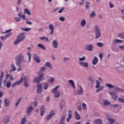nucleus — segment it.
<instances>
[{
	"label": "nucleus",
	"mask_w": 124,
	"mask_h": 124,
	"mask_svg": "<svg viewBox=\"0 0 124 124\" xmlns=\"http://www.w3.org/2000/svg\"><path fill=\"white\" fill-rule=\"evenodd\" d=\"M38 47L39 48H41V49H43V50H44V51H46V47H45V46H44L43 45L41 44H38Z\"/></svg>",
	"instance_id": "2f4dec72"
},
{
	"label": "nucleus",
	"mask_w": 124,
	"mask_h": 124,
	"mask_svg": "<svg viewBox=\"0 0 124 124\" xmlns=\"http://www.w3.org/2000/svg\"><path fill=\"white\" fill-rule=\"evenodd\" d=\"M59 88H60V85L57 86L52 90L51 92V93H53L54 97H56V98H58V97H60V95H61V93L60 91H57Z\"/></svg>",
	"instance_id": "423d86ee"
},
{
	"label": "nucleus",
	"mask_w": 124,
	"mask_h": 124,
	"mask_svg": "<svg viewBox=\"0 0 124 124\" xmlns=\"http://www.w3.org/2000/svg\"><path fill=\"white\" fill-rule=\"evenodd\" d=\"M95 124H102V121L101 119H97L95 121Z\"/></svg>",
	"instance_id": "4c0bfd02"
},
{
	"label": "nucleus",
	"mask_w": 124,
	"mask_h": 124,
	"mask_svg": "<svg viewBox=\"0 0 124 124\" xmlns=\"http://www.w3.org/2000/svg\"><path fill=\"white\" fill-rule=\"evenodd\" d=\"M96 46H98V47H100V48H101L102 47H103V43H97L96 44Z\"/></svg>",
	"instance_id": "a18cd8bd"
},
{
	"label": "nucleus",
	"mask_w": 124,
	"mask_h": 124,
	"mask_svg": "<svg viewBox=\"0 0 124 124\" xmlns=\"http://www.w3.org/2000/svg\"><path fill=\"white\" fill-rule=\"evenodd\" d=\"M75 117L76 120H78V121L81 120V116H80V114H79L78 112H77L76 110L75 111Z\"/></svg>",
	"instance_id": "4be33fe9"
},
{
	"label": "nucleus",
	"mask_w": 124,
	"mask_h": 124,
	"mask_svg": "<svg viewBox=\"0 0 124 124\" xmlns=\"http://www.w3.org/2000/svg\"><path fill=\"white\" fill-rule=\"evenodd\" d=\"M9 77L10 81H13V80H14V78H13V76L12 75H11L9 74H7L5 79L3 80L4 85H5V84L7 82V79H8Z\"/></svg>",
	"instance_id": "6e6552de"
},
{
	"label": "nucleus",
	"mask_w": 124,
	"mask_h": 124,
	"mask_svg": "<svg viewBox=\"0 0 124 124\" xmlns=\"http://www.w3.org/2000/svg\"><path fill=\"white\" fill-rule=\"evenodd\" d=\"M10 121V117L8 116H5L3 118L4 124H8Z\"/></svg>",
	"instance_id": "2eb2a0df"
},
{
	"label": "nucleus",
	"mask_w": 124,
	"mask_h": 124,
	"mask_svg": "<svg viewBox=\"0 0 124 124\" xmlns=\"http://www.w3.org/2000/svg\"><path fill=\"white\" fill-rule=\"evenodd\" d=\"M108 122H109L110 124H113V123H114V119L113 118H108Z\"/></svg>",
	"instance_id": "49530a36"
},
{
	"label": "nucleus",
	"mask_w": 124,
	"mask_h": 124,
	"mask_svg": "<svg viewBox=\"0 0 124 124\" xmlns=\"http://www.w3.org/2000/svg\"><path fill=\"white\" fill-rule=\"evenodd\" d=\"M4 105L5 107H9L10 106V101L8 99L5 98L4 99Z\"/></svg>",
	"instance_id": "412c9836"
},
{
	"label": "nucleus",
	"mask_w": 124,
	"mask_h": 124,
	"mask_svg": "<svg viewBox=\"0 0 124 124\" xmlns=\"http://www.w3.org/2000/svg\"><path fill=\"white\" fill-rule=\"evenodd\" d=\"M119 48H120L121 51H124V45L119 46Z\"/></svg>",
	"instance_id": "0e129e2a"
},
{
	"label": "nucleus",
	"mask_w": 124,
	"mask_h": 124,
	"mask_svg": "<svg viewBox=\"0 0 124 124\" xmlns=\"http://www.w3.org/2000/svg\"><path fill=\"white\" fill-rule=\"evenodd\" d=\"M33 60L37 63H39L41 62L38 55L36 53L33 54Z\"/></svg>",
	"instance_id": "9d476101"
},
{
	"label": "nucleus",
	"mask_w": 124,
	"mask_h": 124,
	"mask_svg": "<svg viewBox=\"0 0 124 124\" xmlns=\"http://www.w3.org/2000/svg\"><path fill=\"white\" fill-rule=\"evenodd\" d=\"M4 76V72H1L0 76V89L2 88V80H3V77Z\"/></svg>",
	"instance_id": "ddd939ff"
},
{
	"label": "nucleus",
	"mask_w": 124,
	"mask_h": 124,
	"mask_svg": "<svg viewBox=\"0 0 124 124\" xmlns=\"http://www.w3.org/2000/svg\"><path fill=\"white\" fill-rule=\"evenodd\" d=\"M95 11L92 12L89 15L90 18H93V17H95Z\"/></svg>",
	"instance_id": "e433bc0d"
},
{
	"label": "nucleus",
	"mask_w": 124,
	"mask_h": 124,
	"mask_svg": "<svg viewBox=\"0 0 124 124\" xmlns=\"http://www.w3.org/2000/svg\"><path fill=\"white\" fill-rule=\"evenodd\" d=\"M119 37L124 39V32L120 33L118 35Z\"/></svg>",
	"instance_id": "3c124183"
},
{
	"label": "nucleus",
	"mask_w": 124,
	"mask_h": 124,
	"mask_svg": "<svg viewBox=\"0 0 124 124\" xmlns=\"http://www.w3.org/2000/svg\"><path fill=\"white\" fill-rule=\"evenodd\" d=\"M15 61L16 65H20V64L23 63L25 62V56H24V54H19L16 57Z\"/></svg>",
	"instance_id": "f03ea898"
},
{
	"label": "nucleus",
	"mask_w": 124,
	"mask_h": 124,
	"mask_svg": "<svg viewBox=\"0 0 124 124\" xmlns=\"http://www.w3.org/2000/svg\"><path fill=\"white\" fill-rule=\"evenodd\" d=\"M85 60H86V57H85L79 58V62H78V63L79 65L83 67H89V62H83V61H85Z\"/></svg>",
	"instance_id": "39448f33"
},
{
	"label": "nucleus",
	"mask_w": 124,
	"mask_h": 124,
	"mask_svg": "<svg viewBox=\"0 0 124 124\" xmlns=\"http://www.w3.org/2000/svg\"><path fill=\"white\" fill-rule=\"evenodd\" d=\"M15 20L16 21V22H20L22 19L18 17H15Z\"/></svg>",
	"instance_id": "e2e57ef3"
},
{
	"label": "nucleus",
	"mask_w": 124,
	"mask_h": 124,
	"mask_svg": "<svg viewBox=\"0 0 124 124\" xmlns=\"http://www.w3.org/2000/svg\"><path fill=\"white\" fill-rule=\"evenodd\" d=\"M95 28V38L96 39H98L100 37H101V31L100 30V28L99 26L97 25L94 26Z\"/></svg>",
	"instance_id": "20e7f679"
},
{
	"label": "nucleus",
	"mask_w": 124,
	"mask_h": 124,
	"mask_svg": "<svg viewBox=\"0 0 124 124\" xmlns=\"http://www.w3.org/2000/svg\"><path fill=\"white\" fill-rule=\"evenodd\" d=\"M48 28L49 29V30H50V34H51V35H53V33H54V31H55V28H54V25L53 24H49L48 25Z\"/></svg>",
	"instance_id": "f3484780"
},
{
	"label": "nucleus",
	"mask_w": 124,
	"mask_h": 124,
	"mask_svg": "<svg viewBox=\"0 0 124 124\" xmlns=\"http://www.w3.org/2000/svg\"><path fill=\"white\" fill-rule=\"evenodd\" d=\"M97 62H98V58H97L96 57H94L92 61V64L93 65H95V64H97Z\"/></svg>",
	"instance_id": "5701e85b"
},
{
	"label": "nucleus",
	"mask_w": 124,
	"mask_h": 124,
	"mask_svg": "<svg viewBox=\"0 0 124 124\" xmlns=\"http://www.w3.org/2000/svg\"><path fill=\"white\" fill-rule=\"evenodd\" d=\"M46 112L45 107H44V106H42L41 108V116H43Z\"/></svg>",
	"instance_id": "b1692460"
},
{
	"label": "nucleus",
	"mask_w": 124,
	"mask_h": 124,
	"mask_svg": "<svg viewBox=\"0 0 124 124\" xmlns=\"http://www.w3.org/2000/svg\"><path fill=\"white\" fill-rule=\"evenodd\" d=\"M24 82V85L25 88H29L30 87V84L29 83H28V78H27V77L24 76L23 77H21L19 81H16V82H14L13 85H12V87L13 88H14L15 86H17V85H20L22 82Z\"/></svg>",
	"instance_id": "f257e3e1"
},
{
	"label": "nucleus",
	"mask_w": 124,
	"mask_h": 124,
	"mask_svg": "<svg viewBox=\"0 0 124 124\" xmlns=\"http://www.w3.org/2000/svg\"><path fill=\"white\" fill-rule=\"evenodd\" d=\"M87 25V21L85 19H82L80 21V27H85Z\"/></svg>",
	"instance_id": "a878e982"
},
{
	"label": "nucleus",
	"mask_w": 124,
	"mask_h": 124,
	"mask_svg": "<svg viewBox=\"0 0 124 124\" xmlns=\"http://www.w3.org/2000/svg\"><path fill=\"white\" fill-rule=\"evenodd\" d=\"M118 100L119 102H120V103H124V98H122L121 97L118 98Z\"/></svg>",
	"instance_id": "a19ab883"
},
{
	"label": "nucleus",
	"mask_w": 124,
	"mask_h": 124,
	"mask_svg": "<svg viewBox=\"0 0 124 124\" xmlns=\"http://www.w3.org/2000/svg\"><path fill=\"white\" fill-rule=\"evenodd\" d=\"M123 42L124 41L123 40L115 39L112 41V47H116L117 46V43H123Z\"/></svg>",
	"instance_id": "1a4fd4ad"
},
{
	"label": "nucleus",
	"mask_w": 124,
	"mask_h": 124,
	"mask_svg": "<svg viewBox=\"0 0 124 124\" xmlns=\"http://www.w3.org/2000/svg\"><path fill=\"white\" fill-rule=\"evenodd\" d=\"M64 106V102L61 101L60 102V108H61V110L62 111V109H63V106Z\"/></svg>",
	"instance_id": "c9c22d12"
},
{
	"label": "nucleus",
	"mask_w": 124,
	"mask_h": 124,
	"mask_svg": "<svg viewBox=\"0 0 124 124\" xmlns=\"http://www.w3.org/2000/svg\"><path fill=\"white\" fill-rule=\"evenodd\" d=\"M12 31V29H9V30H6L5 32H2V33H9L11 31Z\"/></svg>",
	"instance_id": "680f3d73"
},
{
	"label": "nucleus",
	"mask_w": 124,
	"mask_h": 124,
	"mask_svg": "<svg viewBox=\"0 0 124 124\" xmlns=\"http://www.w3.org/2000/svg\"><path fill=\"white\" fill-rule=\"evenodd\" d=\"M11 66L12 70H13V71H16V67L15 66V65H14V64H12Z\"/></svg>",
	"instance_id": "79ce46f5"
},
{
	"label": "nucleus",
	"mask_w": 124,
	"mask_h": 124,
	"mask_svg": "<svg viewBox=\"0 0 124 124\" xmlns=\"http://www.w3.org/2000/svg\"><path fill=\"white\" fill-rule=\"evenodd\" d=\"M85 7H86V9H87V10H88V9H90V2H87L86 3Z\"/></svg>",
	"instance_id": "8fccbe9b"
},
{
	"label": "nucleus",
	"mask_w": 124,
	"mask_h": 124,
	"mask_svg": "<svg viewBox=\"0 0 124 124\" xmlns=\"http://www.w3.org/2000/svg\"><path fill=\"white\" fill-rule=\"evenodd\" d=\"M104 88V86H101L100 88H98L96 90V93H99L100 92H101V91L103 90Z\"/></svg>",
	"instance_id": "58836bf2"
},
{
	"label": "nucleus",
	"mask_w": 124,
	"mask_h": 124,
	"mask_svg": "<svg viewBox=\"0 0 124 124\" xmlns=\"http://www.w3.org/2000/svg\"><path fill=\"white\" fill-rule=\"evenodd\" d=\"M22 12L19 13L18 15V17H19V18H22V19H24L25 20V19L26 18V16L22 15Z\"/></svg>",
	"instance_id": "72a5a7b5"
},
{
	"label": "nucleus",
	"mask_w": 124,
	"mask_h": 124,
	"mask_svg": "<svg viewBox=\"0 0 124 124\" xmlns=\"http://www.w3.org/2000/svg\"><path fill=\"white\" fill-rule=\"evenodd\" d=\"M82 109L83 110H87V105L85 103H82Z\"/></svg>",
	"instance_id": "5fc2aeb1"
},
{
	"label": "nucleus",
	"mask_w": 124,
	"mask_h": 124,
	"mask_svg": "<svg viewBox=\"0 0 124 124\" xmlns=\"http://www.w3.org/2000/svg\"><path fill=\"white\" fill-rule=\"evenodd\" d=\"M22 4V0H17V5H20Z\"/></svg>",
	"instance_id": "69168bd1"
},
{
	"label": "nucleus",
	"mask_w": 124,
	"mask_h": 124,
	"mask_svg": "<svg viewBox=\"0 0 124 124\" xmlns=\"http://www.w3.org/2000/svg\"><path fill=\"white\" fill-rule=\"evenodd\" d=\"M65 118H66V115H64L63 116H62L61 118L60 123L61 124H64V120L65 119Z\"/></svg>",
	"instance_id": "cd10ccee"
},
{
	"label": "nucleus",
	"mask_w": 124,
	"mask_h": 124,
	"mask_svg": "<svg viewBox=\"0 0 124 124\" xmlns=\"http://www.w3.org/2000/svg\"><path fill=\"white\" fill-rule=\"evenodd\" d=\"M60 21H61V22H64L65 20V17L63 16H61L59 17Z\"/></svg>",
	"instance_id": "603ef678"
},
{
	"label": "nucleus",
	"mask_w": 124,
	"mask_h": 124,
	"mask_svg": "<svg viewBox=\"0 0 124 124\" xmlns=\"http://www.w3.org/2000/svg\"><path fill=\"white\" fill-rule=\"evenodd\" d=\"M69 83H70L71 86L74 88V89H75V84H74V81H73V80L70 79L68 81Z\"/></svg>",
	"instance_id": "c756f323"
},
{
	"label": "nucleus",
	"mask_w": 124,
	"mask_h": 124,
	"mask_svg": "<svg viewBox=\"0 0 124 124\" xmlns=\"http://www.w3.org/2000/svg\"><path fill=\"white\" fill-rule=\"evenodd\" d=\"M48 87H49V83H45V86L44 87V90H46L47 89H48Z\"/></svg>",
	"instance_id": "864d4df0"
},
{
	"label": "nucleus",
	"mask_w": 124,
	"mask_h": 124,
	"mask_svg": "<svg viewBox=\"0 0 124 124\" xmlns=\"http://www.w3.org/2000/svg\"><path fill=\"white\" fill-rule=\"evenodd\" d=\"M71 118H72V111L69 110L68 111V118L66 119L67 123H69V121L71 120Z\"/></svg>",
	"instance_id": "6ab92c4d"
},
{
	"label": "nucleus",
	"mask_w": 124,
	"mask_h": 124,
	"mask_svg": "<svg viewBox=\"0 0 124 124\" xmlns=\"http://www.w3.org/2000/svg\"><path fill=\"white\" fill-rule=\"evenodd\" d=\"M52 45L54 49H57V48H59V43L58 42V41L57 40H53L52 41Z\"/></svg>",
	"instance_id": "4468645a"
},
{
	"label": "nucleus",
	"mask_w": 124,
	"mask_h": 124,
	"mask_svg": "<svg viewBox=\"0 0 124 124\" xmlns=\"http://www.w3.org/2000/svg\"><path fill=\"white\" fill-rule=\"evenodd\" d=\"M70 58L67 57H65L63 58V62H68V61H70Z\"/></svg>",
	"instance_id": "37998d69"
},
{
	"label": "nucleus",
	"mask_w": 124,
	"mask_h": 124,
	"mask_svg": "<svg viewBox=\"0 0 124 124\" xmlns=\"http://www.w3.org/2000/svg\"><path fill=\"white\" fill-rule=\"evenodd\" d=\"M109 93L111 95V97L113 100H117L118 98V95L116 93H112V92H109Z\"/></svg>",
	"instance_id": "aec40b11"
},
{
	"label": "nucleus",
	"mask_w": 124,
	"mask_h": 124,
	"mask_svg": "<svg viewBox=\"0 0 124 124\" xmlns=\"http://www.w3.org/2000/svg\"><path fill=\"white\" fill-rule=\"evenodd\" d=\"M6 87L7 89H9L11 87V82L10 81H8L7 82L6 84Z\"/></svg>",
	"instance_id": "f704fd0d"
},
{
	"label": "nucleus",
	"mask_w": 124,
	"mask_h": 124,
	"mask_svg": "<svg viewBox=\"0 0 124 124\" xmlns=\"http://www.w3.org/2000/svg\"><path fill=\"white\" fill-rule=\"evenodd\" d=\"M32 110H33V107L31 106L28 107L27 109V115L31 116V112H32Z\"/></svg>",
	"instance_id": "f8f14e48"
},
{
	"label": "nucleus",
	"mask_w": 124,
	"mask_h": 124,
	"mask_svg": "<svg viewBox=\"0 0 124 124\" xmlns=\"http://www.w3.org/2000/svg\"><path fill=\"white\" fill-rule=\"evenodd\" d=\"M26 124V118H23L21 120V124Z\"/></svg>",
	"instance_id": "bf43d9fd"
},
{
	"label": "nucleus",
	"mask_w": 124,
	"mask_h": 124,
	"mask_svg": "<svg viewBox=\"0 0 124 124\" xmlns=\"http://www.w3.org/2000/svg\"><path fill=\"white\" fill-rule=\"evenodd\" d=\"M46 70V67H45V66H43L42 68H41V69H40L41 71H43Z\"/></svg>",
	"instance_id": "774afa93"
},
{
	"label": "nucleus",
	"mask_w": 124,
	"mask_h": 124,
	"mask_svg": "<svg viewBox=\"0 0 124 124\" xmlns=\"http://www.w3.org/2000/svg\"><path fill=\"white\" fill-rule=\"evenodd\" d=\"M37 93H42V84L38 83L37 87Z\"/></svg>",
	"instance_id": "9b49d317"
},
{
	"label": "nucleus",
	"mask_w": 124,
	"mask_h": 124,
	"mask_svg": "<svg viewBox=\"0 0 124 124\" xmlns=\"http://www.w3.org/2000/svg\"><path fill=\"white\" fill-rule=\"evenodd\" d=\"M25 21H26V23L27 24V25H32V23L29 21L28 18H25Z\"/></svg>",
	"instance_id": "ea45409f"
},
{
	"label": "nucleus",
	"mask_w": 124,
	"mask_h": 124,
	"mask_svg": "<svg viewBox=\"0 0 124 124\" xmlns=\"http://www.w3.org/2000/svg\"><path fill=\"white\" fill-rule=\"evenodd\" d=\"M55 114H56V112H55L54 111H53V110H51L49 113V115H50L52 117V116H54L55 115Z\"/></svg>",
	"instance_id": "4d7b16f0"
},
{
	"label": "nucleus",
	"mask_w": 124,
	"mask_h": 124,
	"mask_svg": "<svg viewBox=\"0 0 124 124\" xmlns=\"http://www.w3.org/2000/svg\"><path fill=\"white\" fill-rule=\"evenodd\" d=\"M16 66H18L17 71H21L22 70V67L21 66V64L20 65H16Z\"/></svg>",
	"instance_id": "13d9d810"
},
{
	"label": "nucleus",
	"mask_w": 124,
	"mask_h": 124,
	"mask_svg": "<svg viewBox=\"0 0 124 124\" xmlns=\"http://www.w3.org/2000/svg\"><path fill=\"white\" fill-rule=\"evenodd\" d=\"M26 38V36H25V33H20L17 38V39L14 42V45H18L19 43H20L23 40H25Z\"/></svg>",
	"instance_id": "7ed1b4c3"
},
{
	"label": "nucleus",
	"mask_w": 124,
	"mask_h": 124,
	"mask_svg": "<svg viewBox=\"0 0 124 124\" xmlns=\"http://www.w3.org/2000/svg\"><path fill=\"white\" fill-rule=\"evenodd\" d=\"M114 91L117 93H121L124 92V89L119 87V86H115L114 87Z\"/></svg>",
	"instance_id": "a211bd4d"
},
{
	"label": "nucleus",
	"mask_w": 124,
	"mask_h": 124,
	"mask_svg": "<svg viewBox=\"0 0 124 124\" xmlns=\"http://www.w3.org/2000/svg\"><path fill=\"white\" fill-rule=\"evenodd\" d=\"M24 12V13H27L29 16H31V12L28 9H25Z\"/></svg>",
	"instance_id": "c85d7f7f"
},
{
	"label": "nucleus",
	"mask_w": 124,
	"mask_h": 124,
	"mask_svg": "<svg viewBox=\"0 0 124 124\" xmlns=\"http://www.w3.org/2000/svg\"><path fill=\"white\" fill-rule=\"evenodd\" d=\"M27 54L29 56V62H31V53L30 52H28Z\"/></svg>",
	"instance_id": "052dcab7"
},
{
	"label": "nucleus",
	"mask_w": 124,
	"mask_h": 124,
	"mask_svg": "<svg viewBox=\"0 0 124 124\" xmlns=\"http://www.w3.org/2000/svg\"><path fill=\"white\" fill-rule=\"evenodd\" d=\"M22 31H30L31 30V28H22Z\"/></svg>",
	"instance_id": "de8ad7c7"
},
{
	"label": "nucleus",
	"mask_w": 124,
	"mask_h": 124,
	"mask_svg": "<svg viewBox=\"0 0 124 124\" xmlns=\"http://www.w3.org/2000/svg\"><path fill=\"white\" fill-rule=\"evenodd\" d=\"M89 80L90 82H91V83H94V80H93V78H90Z\"/></svg>",
	"instance_id": "338daca9"
},
{
	"label": "nucleus",
	"mask_w": 124,
	"mask_h": 124,
	"mask_svg": "<svg viewBox=\"0 0 124 124\" xmlns=\"http://www.w3.org/2000/svg\"><path fill=\"white\" fill-rule=\"evenodd\" d=\"M21 100H22V98H19L17 101L16 103V106H18L19 105V104L21 102Z\"/></svg>",
	"instance_id": "c03bdc74"
},
{
	"label": "nucleus",
	"mask_w": 124,
	"mask_h": 124,
	"mask_svg": "<svg viewBox=\"0 0 124 124\" xmlns=\"http://www.w3.org/2000/svg\"><path fill=\"white\" fill-rule=\"evenodd\" d=\"M54 81H55V78H54L53 77L50 78L49 80V82H50L51 84H53V82H54Z\"/></svg>",
	"instance_id": "6e6d98bb"
},
{
	"label": "nucleus",
	"mask_w": 124,
	"mask_h": 124,
	"mask_svg": "<svg viewBox=\"0 0 124 124\" xmlns=\"http://www.w3.org/2000/svg\"><path fill=\"white\" fill-rule=\"evenodd\" d=\"M44 79V77L43 76V73L40 74L39 75V76L33 79V83H38L40 81Z\"/></svg>",
	"instance_id": "0eeeda50"
},
{
	"label": "nucleus",
	"mask_w": 124,
	"mask_h": 124,
	"mask_svg": "<svg viewBox=\"0 0 124 124\" xmlns=\"http://www.w3.org/2000/svg\"><path fill=\"white\" fill-rule=\"evenodd\" d=\"M106 87H108V89H115V86H114V85H113L110 83L106 84Z\"/></svg>",
	"instance_id": "7c9ffc66"
},
{
	"label": "nucleus",
	"mask_w": 124,
	"mask_h": 124,
	"mask_svg": "<svg viewBox=\"0 0 124 124\" xmlns=\"http://www.w3.org/2000/svg\"><path fill=\"white\" fill-rule=\"evenodd\" d=\"M110 106L111 108H118V107H119V104L110 105Z\"/></svg>",
	"instance_id": "09e8293b"
},
{
	"label": "nucleus",
	"mask_w": 124,
	"mask_h": 124,
	"mask_svg": "<svg viewBox=\"0 0 124 124\" xmlns=\"http://www.w3.org/2000/svg\"><path fill=\"white\" fill-rule=\"evenodd\" d=\"M85 49L87 50V51H93V45H87L85 47Z\"/></svg>",
	"instance_id": "dca6fc26"
},
{
	"label": "nucleus",
	"mask_w": 124,
	"mask_h": 124,
	"mask_svg": "<svg viewBox=\"0 0 124 124\" xmlns=\"http://www.w3.org/2000/svg\"><path fill=\"white\" fill-rule=\"evenodd\" d=\"M102 104L104 105V106H108V105H111V103L110 101H109V100H106L104 101Z\"/></svg>",
	"instance_id": "393cba45"
},
{
	"label": "nucleus",
	"mask_w": 124,
	"mask_h": 124,
	"mask_svg": "<svg viewBox=\"0 0 124 124\" xmlns=\"http://www.w3.org/2000/svg\"><path fill=\"white\" fill-rule=\"evenodd\" d=\"M45 66H46V67H49V68H51V69H53V65H51V63L49 62H46L45 64Z\"/></svg>",
	"instance_id": "bb28decb"
},
{
	"label": "nucleus",
	"mask_w": 124,
	"mask_h": 124,
	"mask_svg": "<svg viewBox=\"0 0 124 124\" xmlns=\"http://www.w3.org/2000/svg\"><path fill=\"white\" fill-rule=\"evenodd\" d=\"M79 90L78 92V95H81L83 94V89H82V87H81V86H79Z\"/></svg>",
	"instance_id": "473e14b6"
}]
</instances>
